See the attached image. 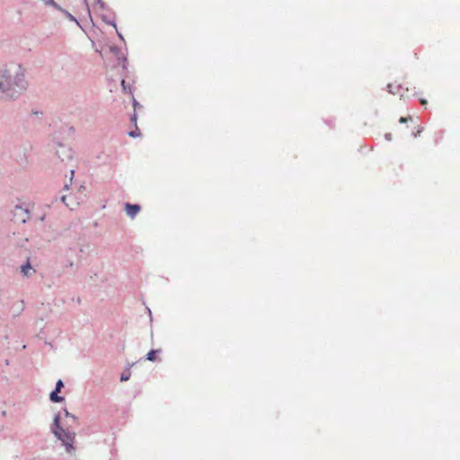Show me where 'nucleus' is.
I'll list each match as a JSON object with an SVG mask.
<instances>
[{"label":"nucleus","instance_id":"obj_7","mask_svg":"<svg viewBox=\"0 0 460 460\" xmlns=\"http://www.w3.org/2000/svg\"><path fill=\"white\" fill-rule=\"evenodd\" d=\"M58 391H53L51 394H50V400L54 402H62L64 400L63 397L61 396H58Z\"/></svg>","mask_w":460,"mask_h":460},{"label":"nucleus","instance_id":"obj_12","mask_svg":"<svg viewBox=\"0 0 460 460\" xmlns=\"http://www.w3.org/2000/svg\"><path fill=\"white\" fill-rule=\"evenodd\" d=\"M129 136L133 137L140 136L139 129L137 128L135 131L129 133Z\"/></svg>","mask_w":460,"mask_h":460},{"label":"nucleus","instance_id":"obj_5","mask_svg":"<svg viewBox=\"0 0 460 460\" xmlns=\"http://www.w3.org/2000/svg\"><path fill=\"white\" fill-rule=\"evenodd\" d=\"M62 201L66 205V207L70 208L71 209H74V207L78 204V202H73L72 201V196L71 195H65L62 197Z\"/></svg>","mask_w":460,"mask_h":460},{"label":"nucleus","instance_id":"obj_10","mask_svg":"<svg viewBox=\"0 0 460 460\" xmlns=\"http://www.w3.org/2000/svg\"><path fill=\"white\" fill-rule=\"evenodd\" d=\"M130 374L129 373H122L120 376V381H128L129 379Z\"/></svg>","mask_w":460,"mask_h":460},{"label":"nucleus","instance_id":"obj_19","mask_svg":"<svg viewBox=\"0 0 460 460\" xmlns=\"http://www.w3.org/2000/svg\"><path fill=\"white\" fill-rule=\"evenodd\" d=\"M73 176H74V171L72 170L71 171V178H73ZM70 181H72V179H70Z\"/></svg>","mask_w":460,"mask_h":460},{"label":"nucleus","instance_id":"obj_8","mask_svg":"<svg viewBox=\"0 0 460 460\" xmlns=\"http://www.w3.org/2000/svg\"><path fill=\"white\" fill-rule=\"evenodd\" d=\"M66 152H67L66 157L67 158H71L72 157L71 150L70 149H66V146H59V149L57 151V153L58 154L59 156L61 155V154H64Z\"/></svg>","mask_w":460,"mask_h":460},{"label":"nucleus","instance_id":"obj_20","mask_svg":"<svg viewBox=\"0 0 460 460\" xmlns=\"http://www.w3.org/2000/svg\"><path fill=\"white\" fill-rule=\"evenodd\" d=\"M388 88H391V84H388ZM389 91H390V92H392V90H391V89H389Z\"/></svg>","mask_w":460,"mask_h":460},{"label":"nucleus","instance_id":"obj_16","mask_svg":"<svg viewBox=\"0 0 460 460\" xmlns=\"http://www.w3.org/2000/svg\"><path fill=\"white\" fill-rule=\"evenodd\" d=\"M121 85H122L123 89L125 90L126 86H125V80L124 79L121 80Z\"/></svg>","mask_w":460,"mask_h":460},{"label":"nucleus","instance_id":"obj_13","mask_svg":"<svg viewBox=\"0 0 460 460\" xmlns=\"http://www.w3.org/2000/svg\"><path fill=\"white\" fill-rule=\"evenodd\" d=\"M409 119H411V117H402L400 119V123H404V122H407Z\"/></svg>","mask_w":460,"mask_h":460},{"label":"nucleus","instance_id":"obj_14","mask_svg":"<svg viewBox=\"0 0 460 460\" xmlns=\"http://www.w3.org/2000/svg\"><path fill=\"white\" fill-rule=\"evenodd\" d=\"M131 120H132V122L136 125V123H137V118H136V115H133V116H132Z\"/></svg>","mask_w":460,"mask_h":460},{"label":"nucleus","instance_id":"obj_18","mask_svg":"<svg viewBox=\"0 0 460 460\" xmlns=\"http://www.w3.org/2000/svg\"><path fill=\"white\" fill-rule=\"evenodd\" d=\"M420 102H421V104H426L427 103V102L425 100H421Z\"/></svg>","mask_w":460,"mask_h":460},{"label":"nucleus","instance_id":"obj_11","mask_svg":"<svg viewBox=\"0 0 460 460\" xmlns=\"http://www.w3.org/2000/svg\"><path fill=\"white\" fill-rule=\"evenodd\" d=\"M64 386L62 380H58L56 384V391L60 392L61 388Z\"/></svg>","mask_w":460,"mask_h":460},{"label":"nucleus","instance_id":"obj_4","mask_svg":"<svg viewBox=\"0 0 460 460\" xmlns=\"http://www.w3.org/2000/svg\"><path fill=\"white\" fill-rule=\"evenodd\" d=\"M125 210L127 215L133 218L140 211V206L127 203L125 205Z\"/></svg>","mask_w":460,"mask_h":460},{"label":"nucleus","instance_id":"obj_9","mask_svg":"<svg viewBox=\"0 0 460 460\" xmlns=\"http://www.w3.org/2000/svg\"><path fill=\"white\" fill-rule=\"evenodd\" d=\"M159 352L157 349L150 350L146 355V359L150 361H155L156 359V354Z\"/></svg>","mask_w":460,"mask_h":460},{"label":"nucleus","instance_id":"obj_1","mask_svg":"<svg viewBox=\"0 0 460 460\" xmlns=\"http://www.w3.org/2000/svg\"><path fill=\"white\" fill-rule=\"evenodd\" d=\"M24 70L19 64L12 63L0 69V93L13 98L25 89Z\"/></svg>","mask_w":460,"mask_h":460},{"label":"nucleus","instance_id":"obj_2","mask_svg":"<svg viewBox=\"0 0 460 460\" xmlns=\"http://www.w3.org/2000/svg\"><path fill=\"white\" fill-rule=\"evenodd\" d=\"M55 425L56 429L54 430L55 435L60 439L63 445L66 447L67 452H72L74 450L73 444L75 442V432H71L69 430L64 429L59 426V417L57 416L55 418Z\"/></svg>","mask_w":460,"mask_h":460},{"label":"nucleus","instance_id":"obj_3","mask_svg":"<svg viewBox=\"0 0 460 460\" xmlns=\"http://www.w3.org/2000/svg\"><path fill=\"white\" fill-rule=\"evenodd\" d=\"M13 213V220L17 223H25L30 218L29 210L22 206H15Z\"/></svg>","mask_w":460,"mask_h":460},{"label":"nucleus","instance_id":"obj_15","mask_svg":"<svg viewBox=\"0 0 460 460\" xmlns=\"http://www.w3.org/2000/svg\"><path fill=\"white\" fill-rule=\"evenodd\" d=\"M66 416L71 417L74 420H76V419H75V416H73V415H70V414H69V412H68L67 411H66Z\"/></svg>","mask_w":460,"mask_h":460},{"label":"nucleus","instance_id":"obj_17","mask_svg":"<svg viewBox=\"0 0 460 460\" xmlns=\"http://www.w3.org/2000/svg\"><path fill=\"white\" fill-rule=\"evenodd\" d=\"M422 131V129H419L415 134H414V137H418L420 132Z\"/></svg>","mask_w":460,"mask_h":460},{"label":"nucleus","instance_id":"obj_6","mask_svg":"<svg viewBox=\"0 0 460 460\" xmlns=\"http://www.w3.org/2000/svg\"><path fill=\"white\" fill-rule=\"evenodd\" d=\"M31 271L35 272V270H32V268L29 262H27L25 265L22 266V272L24 276L31 275Z\"/></svg>","mask_w":460,"mask_h":460}]
</instances>
